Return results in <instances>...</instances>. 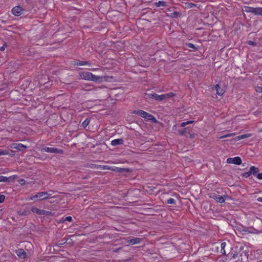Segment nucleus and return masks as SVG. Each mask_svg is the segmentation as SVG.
Wrapping results in <instances>:
<instances>
[{
  "label": "nucleus",
  "instance_id": "nucleus-39",
  "mask_svg": "<svg viewBox=\"0 0 262 262\" xmlns=\"http://www.w3.org/2000/svg\"><path fill=\"white\" fill-rule=\"evenodd\" d=\"M187 6H188V7L191 8H192L193 7H196V5L194 4H193V3H188L187 4Z\"/></svg>",
  "mask_w": 262,
  "mask_h": 262
},
{
  "label": "nucleus",
  "instance_id": "nucleus-22",
  "mask_svg": "<svg viewBox=\"0 0 262 262\" xmlns=\"http://www.w3.org/2000/svg\"><path fill=\"white\" fill-rule=\"evenodd\" d=\"M110 170L117 171V172H124L125 171V169L122 168H119L117 167H111Z\"/></svg>",
  "mask_w": 262,
  "mask_h": 262
},
{
  "label": "nucleus",
  "instance_id": "nucleus-3",
  "mask_svg": "<svg viewBox=\"0 0 262 262\" xmlns=\"http://www.w3.org/2000/svg\"><path fill=\"white\" fill-rule=\"evenodd\" d=\"M145 95L147 96L148 98H151L156 100L158 101H162L163 100V95H158L156 93H147L145 94Z\"/></svg>",
  "mask_w": 262,
  "mask_h": 262
},
{
  "label": "nucleus",
  "instance_id": "nucleus-2",
  "mask_svg": "<svg viewBox=\"0 0 262 262\" xmlns=\"http://www.w3.org/2000/svg\"><path fill=\"white\" fill-rule=\"evenodd\" d=\"M51 193H49L48 192H40L31 197L28 198V200L31 201H42L51 198Z\"/></svg>",
  "mask_w": 262,
  "mask_h": 262
},
{
  "label": "nucleus",
  "instance_id": "nucleus-47",
  "mask_svg": "<svg viewBox=\"0 0 262 262\" xmlns=\"http://www.w3.org/2000/svg\"><path fill=\"white\" fill-rule=\"evenodd\" d=\"M0 50L1 51H4L5 50V46H2L0 48Z\"/></svg>",
  "mask_w": 262,
  "mask_h": 262
},
{
  "label": "nucleus",
  "instance_id": "nucleus-27",
  "mask_svg": "<svg viewBox=\"0 0 262 262\" xmlns=\"http://www.w3.org/2000/svg\"><path fill=\"white\" fill-rule=\"evenodd\" d=\"M238 253H229L228 254V256L229 257H230L231 259H233V260L234 259H235L238 256Z\"/></svg>",
  "mask_w": 262,
  "mask_h": 262
},
{
  "label": "nucleus",
  "instance_id": "nucleus-10",
  "mask_svg": "<svg viewBox=\"0 0 262 262\" xmlns=\"http://www.w3.org/2000/svg\"><path fill=\"white\" fill-rule=\"evenodd\" d=\"M17 255L20 258L24 259L26 258L27 253L23 249H18L16 251Z\"/></svg>",
  "mask_w": 262,
  "mask_h": 262
},
{
  "label": "nucleus",
  "instance_id": "nucleus-16",
  "mask_svg": "<svg viewBox=\"0 0 262 262\" xmlns=\"http://www.w3.org/2000/svg\"><path fill=\"white\" fill-rule=\"evenodd\" d=\"M215 90L216 91V93L222 96L224 94L225 91L224 89H221L219 84H216L215 86Z\"/></svg>",
  "mask_w": 262,
  "mask_h": 262
},
{
  "label": "nucleus",
  "instance_id": "nucleus-52",
  "mask_svg": "<svg viewBox=\"0 0 262 262\" xmlns=\"http://www.w3.org/2000/svg\"><path fill=\"white\" fill-rule=\"evenodd\" d=\"M261 76H262V73L261 74Z\"/></svg>",
  "mask_w": 262,
  "mask_h": 262
},
{
  "label": "nucleus",
  "instance_id": "nucleus-36",
  "mask_svg": "<svg viewBox=\"0 0 262 262\" xmlns=\"http://www.w3.org/2000/svg\"><path fill=\"white\" fill-rule=\"evenodd\" d=\"M18 183L21 185H25V183H26V181L25 179H21L20 180H18Z\"/></svg>",
  "mask_w": 262,
  "mask_h": 262
},
{
  "label": "nucleus",
  "instance_id": "nucleus-20",
  "mask_svg": "<svg viewBox=\"0 0 262 262\" xmlns=\"http://www.w3.org/2000/svg\"><path fill=\"white\" fill-rule=\"evenodd\" d=\"M95 167L100 170H110L111 169V166L108 165H96Z\"/></svg>",
  "mask_w": 262,
  "mask_h": 262
},
{
  "label": "nucleus",
  "instance_id": "nucleus-25",
  "mask_svg": "<svg viewBox=\"0 0 262 262\" xmlns=\"http://www.w3.org/2000/svg\"><path fill=\"white\" fill-rule=\"evenodd\" d=\"M255 8L245 7L244 11L247 12H250L254 14Z\"/></svg>",
  "mask_w": 262,
  "mask_h": 262
},
{
  "label": "nucleus",
  "instance_id": "nucleus-21",
  "mask_svg": "<svg viewBox=\"0 0 262 262\" xmlns=\"http://www.w3.org/2000/svg\"><path fill=\"white\" fill-rule=\"evenodd\" d=\"M75 65L77 66H90L91 63L89 61H79L76 62V63H75Z\"/></svg>",
  "mask_w": 262,
  "mask_h": 262
},
{
  "label": "nucleus",
  "instance_id": "nucleus-14",
  "mask_svg": "<svg viewBox=\"0 0 262 262\" xmlns=\"http://www.w3.org/2000/svg\"><path fill=\"white\" fill-rule=\"evenodd\" d=\"M123 141L121 139H115L112 141L111 145L113 146H116L118 145L122 144Z\"/></svg>",
  "mask_w": 262,
  "mask_h": 262
},
{
  "label": "nucleus",
  "instance_id": "nucleus-49",
  "mask_svg": "<svg viewBox=\"0 0 262 262\" xmlns=\"http://www.w3.org/2000/svg\"><path fill=\"white\" fill-rule=\"evenodd\" d=\"M97 69H92V71H96Z\"/></svg>",
  "mask_w": 262,
  "mask_h": 262
},
{
  "label": "nucleus",
  "instance_id": "nucleus-7",
  "mask_svg": "<svg viewBox=\"0 0 262 262\" xmlns=\"http://www.w3.org/2000/svg\"><path fill=\"white\" fill-rule=\"evenodd\" d=\"M10 147L19 151L23 150L27 148V146L21 143H12L10 145Z\"/></svg>",
  "mask_w": 262,
  "mask_h": 262
},
{
  "label": "nucleus",
  "instance_id": "nucleus-38",
  "mask_svg": "<svg viewBox=\"0 0 262 262\" xmlns=\"http://www.w3.org/2000/svg\"><path fill=\"white\" fill-rule=\"evenodd\" d=\"M256 91L258 93L262 92V87L261 86H257L256 88Z\"/></svg>",
  "mask_w": 262,
  "mask_h": 262
},
{
  "label": "nucleus",
  "instance_id": "nucleus-33",
  "mask_svg": "<svg viewBox=\"0 0 262 262\" xmlns=\"http://www.w3.org/2000/svg\"><path fill=\"white\" fill-rule=\"evenodd\" d=\"M167 203L168 204H175L176 200L174 199H173V198H170L167 200Z\"/></svg>",
  "mask_w": 262,
  "mask_h": 262
},
{
  "label": "nucleus",
  "instance_id": "nucleus-11",
  "mask_svg": "<svg viewBox=\"0 0 262 262\" xmlns=\"http://www.w3.org/2000/svg\"><path fill=\"white\" fill-rule=\"evenodd\" d=\"M133 114L138 115L144 118H145L147 115V113L141 110H135L133 111Z\"/></svg>",
  "mask_w": 262,
  "mask_h": 262
},
{
  "label": "nucleus",
  "instance_id": "nucleus-32",
  "mask_svg": "<svg viewBox=\"0 0 262 262\" xmlns=\"http://www.w3.org/2000/svg\"><path fill=\"white\" fill-rule=\"evenodd\" d=\"M188 48H191L193 50H196L197 48L195 47V46L191 43H187L186 45Z\"/></svg>",
  "mask_w": 262,
  "mask_h": 262
},
{
  "label": "nucleus",
  "instance_id": "nucleus-28",
  "mask_svg": "<svg viewBox=\"0 0 262 262\" xmlns=\"http://www.w3.org/2000/svg\"><path fill=\"white\" fill-rule=\"evenodd\" d=\"M90 123V120L89 119H86L82 123V126L83 127H86Z\"/></svg>",
  "mask_w": 262,
  "mask_h": 262
},
{
  "label": "nucleus",
  "instance_id": "nucleus-29",
  "mask_svg": "<svg viewBox=\"0 0 262 262\" xmlns=\"http://www.w3.org/2000/svg\"><path fill=\"white\" fill-rule=\"evenodd\" d=\"M235 135V133L228 134H226V135H223L222 136H221V137H219V139H223L225 138L230 137L234 136Z\"/></svg>",
  "mask_w": 262,
  "mask_h": 262
},
{
  "label": "nucleus",
  "instance_id": "nucleus-50",
  "mask_svg": "<svg viewBox=\"0 0 262 262\" xmlns=\"http://www.w3.org/2000/svg\"><path fill=\"white\" fill-rule=\"evenodd\" d=\"M259 132H262V128L260 129L259 130Z\"/></svg>",
  "mask_w": 262,
  "mask_h": 262
},
{
  "label": "nucleus",
  "instance_id": "nucleus-45",
  "mask_svg": "<svg viewBox=\"0 0 262 262\" xmlns=\"http://www.w3.org/2000/svg\"><path fill=\"white\" fill-rule=\"evenodd\" d=\"M257 200V201L262 203V197L258 198Z\"/></svg>",
  "mask_w": 262,
  "mask_h": 262
},
{
  "label": "nucleus",
  "instance_id": "nucleus-12",
  "mask_svg": "<svg viewBox=\"0 0 262 262\" xmlns=\"http://www.w3.org/2000/svg\"><path fill=\"white\" fill-rule=\"evenodd\" d=\"M155 7H166L168 6V3L165 1H159L154 3Z\"/></svg>",
  "mask_w": 262,
  "mask_h": 262
},
{
  "label": "nucleus",
  "instance_id": "nucleus-37",
  "mask_svg": "<svg viewBox=\"0 0 262 262\" xmlns=\"http://www.w3.org/2000/svg\"><path fill=\"white\" fill-rule=\"evenodd\" d=\"M64 221H68V222H72V218L70 216H67L65 219L64 220Z\"/></svg>",
  "mask_w": 262,
  "mask_h": 262
},
{
  "label": "nucleus",
  "instance_id": "nucleus-35",
  "mask_svg": "<svg viewBox=\"0 0 262 262\" xmlns=\"http://www.w3.org/2000/svg\"><path fill=\"white\" fill-rule=\"evenodd\" d=\"M251 174V172H250V170H249L247 172H245L243 174V176L245 178L249 177Z\"/></svg>",
  "mask_w": 262,
  "mask_h": 262
},
{
  "label": "nucleus",
  "instance_id": "nucleus-42",
  "mask_svg": "<svg viewBox=\"0 0 262 262\" xmlns=\"http://www.w3.org/2000/svg\"><path fill=\"white\" fill-rule=\"evenodd\" d=\"M218 196L217 194H215L213 193L210 195V198H213L215 200V198H217L216 196Z\"/></svg>",
  "mask_w": 262,
  "mask_h": 262
},
{
  "label": "nucleus",
  "instance_id": "nucleus-9",
  "mask_svg": "<svg viewBox=\"0 0 262 262\" xmlns=\"http://www.w3.org/2000/svg\"><path fill=\"white\" fill-rule=\"evenodd\" d=\"M23 9L20 6H16L14 7L12 10V13L13 15L18 16L21 14Z\"/></svg>",
  "mask_w": 262,
  "mask_h": 262
},
{
  "label": "nucleus",
  "instance_id": "nucleus-34",
  "mask_svg": "<svg viewBox=\"0 0 262 262\" xmlns=\"http://www.w3.org/2000/svg\"><path fill=\"white\" fill-rule=\"evenodd\" d=\"M8 180V178L6 177H4L3 176H0V182H6Z\"/></svg>",
  "mask_w": 262,
  "mask_h": 262
},
{
  "label": "nucleus",
  "instance_id": "nucleus-23",
  "mask_svg": "<svg viewBox=\"0 0 262 262\" xmlns=\"http://www.w3.org/2000/svg\"><path fill=\"white\" fill-rule=\"evenodd\" d=\"M254 14L258 15H262V8H255Z\"/></svg>",
  "mask_w": 262,
  "mask_h": 262
},
{
  "label": "nucleus",
  "instance_id": "nucleus-44",
  "mask_svg": "<svg viewBox=\"0 0 262 262\" xmlns=\"http://www.w3.org/2000/svg\"><path fill=\"white\" fill-rule=\"evenodd\" d=\"M9 151V152L10 154H9V155H11V156H14V151L12 150H8Z\"/></svg>",
  "mask_w": 262,
  "mask_h": 262
},
{
  "label": "nucleus",
  "instance_id": "nucleus-1",
  "mask_svg": "<svg viewBox=\"0 0 262 262\" xmlns=\"http://www.w3.org/2000/svg\"><path fill=\"white\" fill-rule=\"evenodd\" d=\"M79 78L88 81H102L103 79L105 81L108 80V76L101 77L95 76L92 73L88 72H81L79 73Z\"/></svg>",
  "mask_w": 262,
  "mask_h": 262
},
{
  "label": "nucleus",
  "instance_id": "nucleus-5",
  "mask_svg": "<svg viewBox=\"0 0 262 262\" xmlns=\"http://www.w3.org/2000/svg\"><path fill=\"white\" fill-rule=\"evenodd\" d=\"M31 210L32 212L36 213L38 215H47L50 214L49 211H46L45 210L39 209L35 207H32Z\"/></svg>",
  "mask_w": 262,
  "mask_h": 262
},
{
  "label": "nucleus",
  "instance_id": "nucleus-15",
  "mask_svg": "<svg viewBox=\"0 0 262 262\" xmlns=\"http://www.w3.org/2000/svg\"><path fill=\"white\" fill-rule=\"evenodd\" d=\"M251 136H252V135L251 134H245L244 135H239V136H237L235 138V141H238L241 139L249 138V137H251Z\"/></svg>",
  "mask_w": 262,
  "mask_h": 262
},
{
  "label": "nucleus",
  "instance_id": "nucleus-41",
  "mask_svg": "<svg viewBox=\"0 0 262 262\" xmlns=\"http://www.w3.org/2000/svg\"><path fill=\"white\" fill-rule=\"evenodd\" d=\"M248 43L249 45H251V46H253L256 45V43L254 41H253L251 40L248 41Z\"/></svg>",
  "mask_w": 262,
  "mask_h": 262
},
{
  "label": "nucleus",
  "instance_id": "nucleus-46",
  "mask_svg": "<svg viewBox=\"0 0 262 262\" xmlns=\"http://www.w3.org/2000/svg\"><path fill=\"white\" fill-rule=\"evenodd\" d=\"M105 88V86H104L103 85H101V86H99L98 88H96L95 89L97 90V89H103V88Z\"/></svg>",
  "mask_w": 262,
  "mask_h": 262
},
{
  "label": "nucleus",
  "instance_id": "nucleus-31",
  "mask_svg": "<svg viewBox=\"0 0 262 262\" xmlns=\"http://www.w3.org/2000/svg\"><path fill=\"white\" fill-rule=\"evenodd\" d=\"M193 122V121H188L187 122H182L181 124V126L183 127H185L187 125L192 123Z\"/></svg>",
  "mask_w": 262,
  "mask_h": 262
},
{
  "label": "nucleus",
  "instance_id": "nucleus-26",
  "mask_svg": "<svg viewBox=\"0 0 262 262\" xmlns=\"http://www.w3.org/2000/svg\"><path fill=\"white\" fill-rule=\"evenodd\" d=\"M226 245V243L225 242H223L221 244V252L223 254H226V251L225 250V248Z\"/></svg>",
  "mask_w": 262,
  "mask_h": 262
},
{
  "label": "nucleus",
  "instance_id": "nucleus-18",
  "mask_svg": "<svg viewBox=\"0 0 262 262\" xmlns=\"http://www.w3.org/2000/svg\"><path fill=\"white\" fill-rule=\"evenodd\" d=\"M217 198H215V200L217 202H219V203H223L225 202V198H227V196L224 195V196H221V195H218L217 196H216Z\"/></svg>",
  "mask_w": 262,
  "mask_h": 262
},
{
  "label": "nucleus",
  "instance_id": "nucleus-13",
  "mask_svg": "<svg viewBox=\"0 0 262 262\" xmlns=\"http://www.w3.org/2000/svg\"><path fill=\"white\" fill-rule=\"evenodd\" d=\"M142 239L140 238L135 237L133 239L128 241V243L132 245H135L140 243Z\"/></svg>",
  "mask_w": 262,
  "mask_h": 262
},
{
  "label": "nucleus",
  "instance_id": "nucleus-17",
  "mask_svg": "<svg viewBox=\"0 0 262 262\" xmlns=\"http://www.w3.org/2000/svg\"><path fill=\"white\" fill-rule=\"evenodd\" d=\"M145 119H146L147 121H151L152 122L156 123L157 122V120H156V118L152 115L149 114L147 113V115Z\"/></svg>",
  "mask_w": 262,
  "mask_h": 262
},
{
  "label": "nucleus",
  "instance_id": "nucleus-30",
  "mask_svg": "<svg viewBox=\"0 0 262 262\" xmlns=\"http://www.w3.org/2000/svg\"><path fill=\"white\" fill-rule=\"evenodd\" d=\"M10 154L8 150H0V156L2 155H8Z\"/></svg>",
  "mask_w": 262,
  "mask_h": 262
},
{
  "label": "nucleus",
  "instance_id": "nucleus-19",
  "mask_svg": "<svg viewBox=\"0 0 262 262\" xmlns=\"http://www.w3.org/2000/svg\"><path fill=\"white\" fill-rule=\"evenodd\" d=\"M250 172H251V174H253L254 176H256L257 177L258 169L257 167H255L253 166H251L250 168Z\"/></svg>",
  "mask_w": 262,
  "mask_h": 262
},
{
  "label": "nucleus",
  "instance_id": "nucleus-43",
  "mask_svg": "<svg viewBox=\"0 0 262 262\" xmlns=\"http://www.w3.org/2000/svg\"><path fill=\"white\" fill-rule=\"evenodd\" d=\"M258 179L262 180V173H258L257 174V177Z\"/></svg>",
  "mask_w": 262,
  "mask_h": 262
},
{
  "label": "nucleus",
  "instance_id": "nucleus-8",
  "mask_svg": "<svg viewBox=\"0 0 262 262\" xmlns=\"http://www.w3.org/2000/svg\"><path fill=\"white\" fill-rule=\"evenodd\" d=\"M177 132V133H176L177 134L187 136V134H188L190 135V138L193 137V136L190 133L189 129L188 127H186L184 129H183V130H178Z\"/></svg>",
  "mask_w": 262,
  "mask_h": 262
},
{
  "label": "nucleus",
  "instance_id": "nucleus-40",
  "mask_svg": "<svg viewBox=\"0 0 262 262\" xmlns=\"http://www.w3.org/2000/svg\"><path fill=\"white\" fill-rule=\"evenodd\" d=\"M5 198V196L4 195H0V203L4 201Z\"/></svg>",
  "mask_w": 262,
  "mask_h": 262
},
{
  "label": "nucleus",
  "instance_id": "nucleus-51",
  "mask_svg": "<svg viewBox=\"0 0 262 262\" xmlns=\"http://www.w3.org/2000/svg\"><path fill=\"white\" fill-rule=\"evenodd\" d=\"M14 177H15H15H17V176L14 175Z\"/></svg>",
  "mask_w": 262,
  "mask_h": 262
},
{
  "label": "nucleus",
  "instance_id": "nucleus-6",
  "mask_svg": "<svg viewBox=\"0 0 262 262\" xmlns=\"http://www.w3.org/2000/svg\"><path fill=\"white\" fill-rule=\"evenodd\" d=\"M227 163L229 164H234L236 165H240L242 163V160L239 157L234 158H229L227 159Z\"/></svg>",
  "mask_w": 262,
  "mask_h": 262
},
{
  "label": "nucleus",
  "instance_id": "nucleus-4",
  "mask_svg": "<svg viewBox=\"0 0 262 262\" xmlns=\"http://www.w3.org/2000/svg\"><path fill=\"white\" fill-rule=\"evenodd\" d=\"M42 150L45 152L50 153L62 154L63 152V150L62 149L54 147H45L42 148Z\"/></svg>",
  "mask_w": 262,
  "mask_h": 262
},
{
  "label": "nucleus",
  "instance_id": "nucleus-24",
  "mask_svg": "<svg viewBox=\"0 0 262 262\" xmlns=\"http://www.w3.org/2000/svg\"><path fill=\"white\" fill-rule=\"evenodd\" d=\"M175 96V94L173 93H167V94H163V100H165V99H167L169 98H171V97H172L173 96Z\"/></svg>",
  "mask_w": 262,
  "mask_h": 262
},
{
  "label": "nucleus",
  "instance_id": "nucleus-48",
  "mask_svg": "<svg viewBox=\"0 0 262 262\" xmlns=\"http://www.w3.org/2000/svg\"><path fill=\"white\" fill-rule=\"evenodd\" d=\"M176 125H174V126L172 127V130H176Z\"/></svg>",
  "mask_w": 262,
  "mask_h": 262
}]
</instances>
